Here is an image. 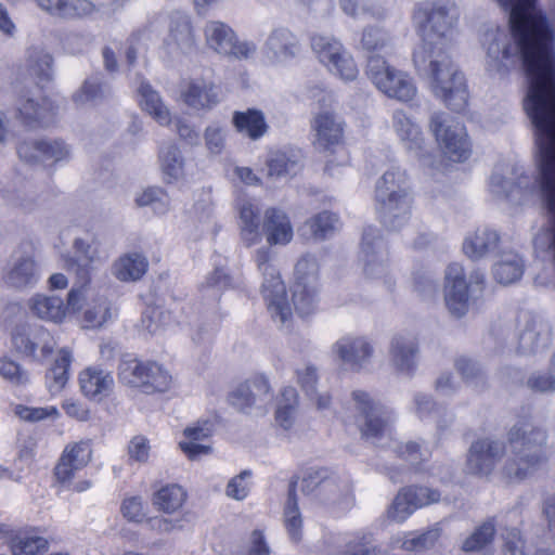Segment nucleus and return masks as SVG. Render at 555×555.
<instances>
[{"instance_id":"nucleus-1","label":"nucleus","mask_w":555,"mask_h":555,"mask_svg":"<svg viewBox=\"0 0 555 555\" xmlns=\"http://www.w3.org/2000/svg\"><path fill=\"white\" fill-rule=\"evenodd\" d=\"M459 15L457 7L451 0L423 1L413 13V22L422 37L413 53L415 67L428 76L435 96L457 112L466 107L468 100L464 76L448 53L449 37Z\"/></svg>"},{"instance_id":"nucleus-2","label":"nucleus","mask_w":555,"mask_h":555,"mask_svg":"<svg viewBox=\"0 0 555 555\" xmlns=\"http://www.w3.org/2000/svg\"><path fill=\"white\" fill-rule=\"evenodd\" d=\"M509 456L500 469L506 482H520L533 477L547 462L546 431L529 421H519L507 433Z\"/></svg>"},{"instance_id":"nucleus-3","label":"nucleus","mask_w":555,"mask_h":555,"mask_svg":"<svg viewBox=\"0 0 555 555\" xmlns=\"http://www.w3.org/2000/svg\"><path fill=\"white\" fill-rule=\"evenodd\" d=\"M375 199L383 224L389 230L402 229L410 220L413 197L410 180L399 167H391L377 180Z\"/></svg>"},{"instance_id":"nucleus-4","label":"nucleus","mask_w":555,"mask_h":555,"mask_svg":"<svg viewBox=\"0 0 555 555\" xmlns=\"http://www.w3.org/2000/svg\"><path fill=\"white\" fill-rule=\"evenodd\" d=\"M255 261L263 276L261 294L268 311L274 322L285 324L292 315V308L286 298V288L280 273L270 262L271 251L261 247L255 253Z\"/></svg>"},{"instance_id":"nucleus-5","label":"nucleus","mask_w":555,"mask_h":555,"mask_svg":"<svg viewBox=\"0 0 555 555\" xmlns=\"http://www.w3.org/2000/svg\"><path fill=\"white\" fill-rule=\"evenodd\" d=\"M366 74L376 88L388 98L406 103L417 94L412 77L390 66L383 57L371 56Z\"/></svg>"},{"instance_id":"nucleus-6","label":"nucleus","mask_w":555,"mask_h":555,"mask_svg":"<svg viewBox=\"0 0 555 555\" xmlns=\"http://www.w3.org/2000/svg\"><path fill=\"white\" fill-rule=\"evenodd\" d=\"M429 129L450 160L464 162L470 156V142L460 121L444 113H435L430 117Z\"/></svg>"},{"instance_id":"nucleus-7","label":"nucleus","mask_w":555,"mask_h":555,"mask_svg":"<svg viewBox=\"0 0 555 555\" xmlns=\"http://www.w3.org/2000/svg\"><path fill=\"white\" fill-rule=\"evenodd\" d=\"M89 281V278L83 276L79 285L72 287L67 296V305L60 296L37 293L28 299V309L33 315L42 321L55 324L62 323L66 318L68 307L74 310L80 309L83 292Z\"/></svg>"},{"instance_id":"nucleus-8","label":"nucleus","mask_w":555,"mask_h":555,"mask_svg":"<svg viewBox=\"0 0 555 555\" xmlns=\"http://www.w3.org/2000/svg\"><path fill=\"white\" fill-rule=\"evenodd\" d=\"M311 47L319 61L328 70L344 80H353L359 70L343 44L335 38L324 35H315L311 39Z\"/></svg>"},{"instance_id":"nucleus-9","label":"nucleus","mask_w":555,"mask_h":555,"mask_svg":"<svg viewBox=\"0 0 555 555\" xmlns=\"http://www.w3.org/2000/svg\"><path fill=\"white\" fill-rule=\"evenodd\" d=\"M352 399L357 410L354 422L362 436L372 440L383 437L388 431V411L362 390L353 391Z\"/></svg>"},{"instance_id":"nucleus-10","label":"nucleus","mask_w":555,"mask_h":555,"mask_svg":"<svg viewBox=\"0 0 555 555\" xmlns=\"http://www.w3.org/2000/svg\"><path fill=\"white\" fill-rule=\"evenodd\" d=\"M203 33L206 46L220 55L248 59L256 52L257 47L254 42L240 41L235 31L223 22H207Z\"/></svg>"},{"instance_id":"nucleus-11","label":"nucleus","mask_w":555,"mask_h":555,"mask_svg":"<svg viewBox=\"0 0 555 555\" xmlns=\"http://www.w3.org/2000/svg\"><path fill=\"white\" fill-rule=\"evenodd\" d=\"M12 344L17 352L41 361L52 353L56 341L43 326H18L12 333Z\"/></svg>"},{"instance_id":"nucleus-12","label":"nucleus","mask_w":555,"mask_h":555,"mask_svg":"<svg viewBox=\"0 0 555 555\" xmlns=\"http://www.w3.org/2000/svg\"><path fill=\"white\" fill-rule=\"evenodd\" d=\"M505 454L504 442L489 437L478 439L469 448L466 469L474 475L487 476L493 472Z\"/></svg>"},{"instance_id":"nucleus-13","label":"nucleus","mask_w":555,"mask_h":555,"mask_svg":"<svg viewBox=\"0 0 555 555\" xmlns=\"http://www.w3.org/2000/svg\"><path fill=\"white\" fill-rule=\"evenodd\" d=\"M444 301L454 317H463L468 311L469 293L465 272L460 263L448 266L444 275Z\"/></svg>"},{"instance_id":"nucleus-14","label":"nucleus","mask_w":555,"mask_h":555,"mask_svg":"<svg viewBox=\"0 0 555 555\" xmlns=\"http://www.w3.org/2000/svg\"><path fill=\"white\" fill-rule=\"evenodd\" d=\"M345 121L332 111L317 113L311 120L312 143L319 150H330L341 143Z\"/></svg>"},{"instance_id":"nucleus-15","label":"nucleus","mask_w":555,"mask_h":555,"mask_svg":"<svg viewBox=\"0 0 555 555\" xmlns=\"http://www.w3.org/2000/svg\"><path fill=\"white\" fill-rule=\"evenodd\" d=\"M391 128L403 147L413 156H425V138L416 119L403 109H396L391 116Z\"/></svg>"},{"instance_id":"nucleus-16","label":"nucleus","mask_w":555,"mask_h":555,"mask_svg":"<svg viewBox=\"0 0 555 555\" xmlns=\"http://www.w3.org/2000/svg\"><path fill=\"white\" fill-rule=\"evenodd\" d=\"M164 46L171 55L190 54L195 50L196 37L188 14L175 12L169 16V33Z\"/></svg>"},{"instance_id":"nucleus-17","label":"nucleus","mask_w":555,"mask_h":555,"mask_svg":"<svg viewBox=\"0 0 555 555\" xmlns=\"http://www.w3.org/2000/svg\"><path fill=\"white\" fill-rule=\"evenodd\" d=\"M91 456L92 449L89 441L68 443L54 468L56 480L61 483L70 482L76 473L88 465Z\"/></svg>"},{"instance_id":"nucleus-18","label":"nucleus","mask_w":555,"mask_h":555,"mask_svg":"<svg viewBox=\"0 0 555 555\" xmlns=\"http://www.w3.org/2000/svg\"><path fill=\"white\" fill-rule=\"evenodd\" d=\"M18 157L28 164L57 163L69 157V149L63 141L31 140L17 145Z\"/></svg>"},{"instance_id":"nucleus-19","label":"nucleus","mask_w":555,"mask_h":555,"mask_svg":"<svg viewBox=\"0 0 555 555\" xmlns=\"http://www.w3.org/2000/svg\"><path fill=\"white\" fill-rule=\"evenodd\" d=\"M78 383L81 393L94 402L108 398L115 387L112 372L95 365L83 369L78 375Z\"/></svg>"},{"instance_id":"nucleus-20","label":"nucleus","mask_w":555,"mask_h":555,"mask_svg":"<svg viewBox=\"0 0 555 555\" xmlns=\"http://www.w3.org/2000/svg\"><path fill=\"white\" fill-rule=\"evenodd\" d=\"M387 250L385 244L376 228L369 227L364 230L361 257L364 263V273L367 276L376 278L386 273L387 267L385 263Z\"/></svg>"},{"instance_id":"nucleus-21","label":"nucleus","mask_w":555,"mask_h":555,"mask_svg":"<svg viewBox=\"0 0 555 555\" xmlns=\"http://www.w3.org/2000/svg\"><path fill=\"white\" fill-rule=\"evenodd\" d=\"M39 278V267L30 255L14 256L2 274L4 285L14 289L33 287Z\"/></svg>"},{"instance_id":"nucleus-22","label":"nucleus","mask_w":555,"mask_h":555,"mask_svg":"<svg viewBox=\"0 0 555 555\" xmlns=\"http://www.w3.org/2000/svg\"><path fill=\"white\" fill-rule=\"evenodd\" d=\"M263 53L271 63H286L300 53V44L291 30L280 27L273 29L269 35Z\"/></svg>"},{"instance_id":"nucleus-23","label":"nucleus","mask_w":555,"mask_h":555,"mask_svg":"<svg viewBox=\"0 0 555 555\" xmlns=\"http://www.w3.org/2000/svg\"><path fill=\"white\" fill-rule=\"evenodd\" d=\"M270 386L263 375H257L237 386L231 393V403L242 411L251 406L262 408L270 400Z\"/></svg>"},{"instance_id":"nucleus-24","label":"nucleus","mask_w":555,"mask_h":555,"mask_svg":"<svg viewBox=\"0 0 555 555\" xmlns=\"http://www.w3.org/2000/svg\"><path fill=\"white\" fill-rule=\"evenodd\" d=\"M16 114L21 122L30 128L46 127L54 120V108L50 101L21 95L16 101Z\"/></svg>"},{"instance_id":"nucleus-25","label":"nucleus","mask_w":555,"mask_h":555,"mask_svg":"<svg viewBox=\"0 0 555 555\" xmlns=\"http://www.w3.org/2000/svg\"><path fill=\"white\" fill-rule=\"evenodd\" d=\"M338 359L352 370L363 367L372 356L373 349L364 337L344 336L332 347Z\"/></svg>"},{"instance_id":"nucleus-26","label":"nucleus","mask_w":555,"mask_h":555,"mask_svg":"<svg viewBox=\"0 0 555 555\" xmlns=\"http://www.w3.org/2000/svg\"><path fill=\"white\" fill-rule=\"evenodd\" d=\"M315 495L324 503L349 505L352 501V486L347 476H326L317 483Z\"/></svg>"},{"instance_id":"nucleus-27","label":"nucleus","mask_w":555,"mask_h":555,"mask_svg":"<svg viewBox=\"0 0 555 555\" xmlns=\"http://www.w3.org/2000/svg\"><path fill=\"white\" fill-rule=\"evenodd\" d=\"M211 434L212 424L209 421L198 422L184 429V439L179 442V446L190 460H197L202 455L210 453L211 448L205 441Z\"/></svg>"},{"instance_id":"nucleus-28","label":"nucleus","mask_w":555,"mask_h":555,"mask_svg":"<svg viewBox=\"0 0 555 555\" xmlns=\"http://www.w3.org/2000/svg\"><path fill=\"white\" fill-rule=\"evenodd\" d=\"M263 232L269 245H287L294 236L288 216L276 208L266 210Z\"/></svg>"},{"instance_id":"nucleus-29","label":"nucleus","mask_w":555,"mask_h":555,"mask_svg":"<svg viewBox=\"0 0 555 555\" xmlns=\"http://www.w3.org/2000/svg\"><path fill=\"white\" fill-rule=\"evenodd\" d=\"M417 341L411 333H399L390 344V360L401 372H409L416 363Z\"/></svg>"},{"instance_id":"nucleus-30","label":"nucleus","mask_w":555,"mask_h":555,"mask_svg":"<svg viewBox=\"0 0 555 555\" xmlns=\"http://www.w3.org/2000/svg\"><path fill=\"white\" fill-rule=\"evenodd\" d=\"M552 339L550 325L539 319H531L519 335V348L524 353H533L545 349Z\"/></svg>"},{"instance_id":"nucleus-31","label":"nucleus","mask_w":555,"mask_h":555,"mask_svg":"<svg viewBox=\"0 0 555 555\" xmlns=\"http://www.w3.org/2000/svg\"><path fill=\"white\" fill-rule=\"evenodd\" d=\"M158 164L165 183H177L185 176V158L176 144L170 143L160 147Z\"/></svg>"},{"instance_id":"nucleus-32","label":"nucleus","mask_w":555,"mask_h":555,"mask_svg":"<svg viewBox=\"0 0 555 555\" xmlns=\"http://www.w3.org/2000/svg\"><path fill=\"white\" fill-rule=\"evenodd\" d=\"M499 240L496 231L488 227H480L466 236L463 250L469 258L480 259L498 247Z\"/></svg>"},{"instance_id":"nucleus-33","label":"nucleus","mask_w":555,"mask_h":555,"mask_svg":"<svg viewBox=\"0 0 555 555\" xmlns=\"http://www.w3.org/2000/svg\"><path fill=\"white\" fill-rule=\"evenodd\" d=\"M149 267L147 259L139 253L120 256L112 266V274L121 282L140 280Z\"/></svg>"},{"instance_id":"nucleus-34","label":"nucleus","mask_w":555,"mask_h":555,"mask_svg":"<svg viewBox=\"0 0 555 555\" xmlns=\"http://www.w3.org/2000/svg\"><path fill=\"white\" fill-rule=\"evenodd\" d=\"M138 94L142 109L152 116L160 126H168L171 122L169 109L162 101L158 92L153 90L147 82L140 81Z\"/></svg>"},{"instance_id":"nucleus-35","label":"nucleus","mask_w":555,"mask_h":555,"mask_svg":"<svg viewBox=\"0 0 555 555\" xmlns=\"http://www.w3.org/2000/svg\"><path fill=\"white\" fill-rule=\"evenodd\" d=\"M232 120L235 129L251 140L260 139L268 131L263 113L256 108L234 112Z\"/></svg>"},{"instance_id":"nucleus-36","label":"nucleus","mask_w":555,"mask_h":555,"mask_svg":"<svg viewBox=\"0 0 555 555\" xmlns=\"http://www.w3.org/2000/svg\"><path fill=\"white\" fill-rule=\"evenodd\" d=\"M142 393H164L171 389L173 377L169 370L156 361H146Z\"/></svg>"},{"instance_id":"nucleus-37","label":"nucleus","mask_w":555,"mask_h":555,"mask_svg":"<svg viewBox=\"0 0 555 555\" xmlns=\"http://www.w3.org/2000/svg\"><path fill=\"white\" fill-rule=\"evenodd\" d=\"M240 234L247 247L261 241L259 210L251 203H244L240 207Z\"/></svg>"},{"instance_id":"nucleus-38","label":"nucleus","mask_w":555,"mask_h":555,"mask_svg":"<svg viewBox=\"0 0 555 555\" xmlns=\"http://www.w3.org/2000/svg\"><path fill=\"white\" fill-rule=\"evenodd\" d=\"M184 102L193 108H206L218 102L216 87L206 80L197 79L189 85L183 93Z\"/></svg>"},{"instance_id":"nucleus-39","label":"nucleus","mask_w":555,"mask_h":555,"mask_svg":"<svg viewBox=\"0 0 555 555\" xmlns=\"http://www.w3.org/2000/svg\"><path fill=\"white\" fill-rule=\"evenodd\" d=\"M524 274V261L516 253L508 251L493 267L494 279L503 285L518 281Z\"/></svg>"},{"instance_id":"nucleus-40","label":"nucleus","mask_w":555,"mask_h":555,"mask_svg":"<svg viewBox=\"0 0 555 555\" xmlns=\"http://www.w3.org/2000/svg\"><path fill=\"white\" fill-rule=\"evenodd\" d=\"M72 360L73 357L69 350L61 349L59 351L53 366L46 375L47 386L52 395L61 392L67 384Z\"/></svg>"},{"instance_id":"nucleus-41","label":"nucleus","mask_w":555,"mask_h":555,"mask_svg":"<svg viewBox=\"0 0 555 555\" xmlns=\"http://www.w3.org/2000/svg\"><path fill=\"white\" fill-rule=\"evenodd\" d=\"M186 500L185 491L178 485H168L153 494L152 503L160 512L173 514L179 511Z\"/></svg>"},{"instance_id":"nucleus-42","label":"nucleus","mask_w":555,"mask_h":555,"mask_svg":"<svg viewBox=\"0 0 555 555\" xmlns=\"http://www.w3.org/2000/svg\"><path fill=\"white\" fill-rule=\"evenodd\" d=\"M146 361L135 358L121 359L117 366V376L120 384L143 391Z\"/></svg>"},{"instance_id":"nucleus-43","label":"nucleus","mask_w":555,"mask_h":555,"mask_svg":"<svg viewBox=\"0 0 555 555\" xmlns=\"http://www.w3.org/2000/svg\"><path fill=\"white\" fill-rule=\"evenodd\" d=\"M48 547V540L33 532H20L10 540L12 555H37Z\"/></svg>"},{"instance_id":"nucleus-44","label":"nucleus","mask_w":555,"mask_h":555,"mask_svg":"<svg viewBox=\"0 0 555 555\" xmlns=\"http://www.w3.org/2000/svg\"><path fill=\"white\" fill-rule=\"evenodd\" d=\"M298 405V395L295 388L285 387L278 402L275 411V421L284 429H289L296 417Z\"/></svg>"},{"instance_id":"nucleus-45","label":"nucleus","mask_w":555,"mask_h":555,"mask_svg":"<svg viewBox=\"0 0 555 555\" xmlns=\"http://www.w3.org/2000/svg\"><path fill=\"white\" fill-rule=\"evenodd\" d=\"M284 525L293 541L298 542L301 540L302 518L297 504L294 486H292L288 491V498L284 508Z\"/></svg>"},{"instance_id":"nucleus-46","label":"nucleus","mask_w":555,"mask_h":555,"mask_svg":"<svg viewBox=\"0 0 555 555\" xmlns=\"http://www.w3.org/2000/svg\"><path fill=\"white\" fill-rule=\"evenodd\" d=\"M385 0H339L341 10L352 17L370 15L382 17L385 13Z\"/></svg>"},{"instance_id":"nucleus-47","label":"nucleus","mask_w":555,"mask_h":555,"mask_svg":"<svg viewBox=\"0 0 555 555\" xmlns=\"http://www.w3.org/2000/svg\"><path fill=\"white\" fill-rule=\"evenodd\" d=\"M339 228V220L336 215L323 211L305 223L311 236L317 240L326 238Z\"/></svg>"},{"instance_id":"nucleus-48","label":"nucleus","mask_w":555,"mask_h":555,"mask_svg":"<svg viewBox=\"0 0 555 555\" xmlns=\"http://www.w3.org/2000/svg\"><path fill=\"white\" fill-rule=\"evenodd\" d=\"M138 206H152L154 212L165 215L170 210V197L162 188L152 186L142 191L135 198Z\"/></svg>"},{"instance_id":"nucleus-49","label":"nucleus","mask_w":555,"mask_h":555,"mask_svg":"<svg viewBox=\"0 0 555 555\" xmlns=\"http://www.w3.org/2000/svg\"><path fill=\"white\" fill-rule=\"evenodd\" d=\"M306 284H294L293 305L300 315L310 314L317 305L318 287L305 286Z\"/></svg>"},{"instance_id":"nucleus-50","label":"nucleus","mask_w":555,"mask_h":555,"mask_svg":"<svg viewBox=\"0 0 555 555\" xmlns=\"http://www.w3.org/2000/svg\"><path fill=\"white\" fill-rule=\"evenodd\" d=\"M14 414L25 422H40L47 418L56 420L60 417V411L54 405L47 406H27L16 404L13 409Z\"/></svg>"},{"instance_id":"nucleus-51","label":"nucleus","mask_w":555,"mask_h":555,"mask_svg":"<svg viewBox=\"0 0 555 555\" xmlns=\"http://www.w3.org/2000/svg\"><path fill=\"white\" fill-rule=\"evenodd\" d=\"M120 513L129 522L140 524L146 519L147 505L140 495L127 496L121 502Z\"/></svg>"},{"instance_id":"nucleus-52","label":"nucleus","mask_w":555,"mask_h":555,"mask_svg":"<svg viewBox=\"0 0 555 555\" xmlns=\"http://www.w3.org/2000/svg\"><path fill=\"white\" fill-rule=\"evenodd\" d=\"M319 267L313 257H302L295 268V284H306L305 286H318Z\"/></svg>"},{"instance_id":"nucleus-53","label":"nucleus","mask_w":555,"mask_h":555,"mask_svg":"<svg viewBox=\"0 0 555 555\" xmlns=\"http://www.w3.org/2000/svg\"><path fill=\"white\" fill-rule=\"evenodd\" d=\"M494 533V525L491 521L483 522L463 542L462 548L465 552L479 551L493 540Z\"/></svg>"},{"instance_id":"nucleus-54","label":"nucleus","mask_w":555,"mask_h":555,"mask_svg":"<svg viewBox=\"0 0 555 555\" xmlns=\"http://www.w3.org/2000/svg\"><path fill=\"white\" fill-rule=\"evenodd\" d=\"M112 315L111 304L106 299H101L85 311L83 321L87 327L96 328L103 326Z\"/></svg>"},{"instance_id":"nucleus-55","label":"nucleus","mask_w":555,"mask_h":555,"mask_svg":"<svg viewBox=\"0 0 555 555\" xmlns=\"http://www.w3.org/2000/svg\"><path fill=\"white\" fill-rule=\"evenodd\" d=\"M415 507L412 505L410 498L400 490L392 504L387 509V519L393 522L401 524L405 521L414 512Z\"/></svg>"},{"instance_id":"nucleus-56","label":"nucleus","mask_w":555,"mask_h":555,"mask_svg":"<svg viewBox=\"0 0 555 555\" xmlns=\"http://www.w3.org/2000/svg\"><path fill=\"white\" fill-rule=\"evenodd\" d=\"M95 4L90 0H63L61 18L76 20L92 15Z\"/></svg>"},{"instance_id":"nucleus-57","label":"nucleus","mask_w":555,"mask_h":555,"mask_svg":"<svg viewBox=\"0 0 555 555\" xmlns=\"http://www.w3.org/2000/svg\"><path fill=\"white\" fill-rule=\"evenodd\" d=\"M29 73L40 81L50 80L52 75V57L50 54L39 51L29 56Z\"/></svg>"},{"instance_id":"nucleus-58","label":"nucleus","mask_w":555,"mask_h":555,"mask_svg":"<svg viewBox=\"0 0 555 555\" xmlns=\"http://www.w3.org/2000/svg\"><path fill=\"white\" fill-rule=\"evenodd\" d=\"M439 534L436 530H429L421 534L409 533L404 537L401 547L410 552H418L431 547Z\"/></svg>"},{"instance_id":"nucleus-59","label":"nucleus","mask_w":555,"mask_h":555,"mask_svg":"<svg viewBox=\"0 0 555 555\" xmlns=\"http://www.w3.org/2000/svg\"><path fill=\"white\" fill-rule=\"evenodd\" d=\"M410 498L415 509L436 503L440 499V493L427 487H405L401 489Z\"/></svg>"},{"instance_id":"nucleus-60","label":"nucleus","mask_w":555,"mask_h":555,"mask_svg":"<svg viewBox=\"0 0 555 555\" xmlns=\"http://www.w3.org/2000/svg\"><path fill=\"white\" fill-rule=\"evenodd\" d=\"M232 286L231 276L224 271L223 268L217 267L211 273L206 276L202 287L211 292L214 297H219L220 293Z\"/></svg>"},{"instance_id":"nucleus-61","label":"nucleus","mask_w":555,"mask_h":555,"mask_svg":"<svg viewBox=\"0 0 555 555\" xmlns=\"http://www.w3.org/2000/svg\"><path fill=\"white\" fill-rule=\"evenodd\" d=\"M298 167L296 158L289 157L285 152H274L268 159V170L270 176H282L295 171Z\"/></svg>"},{"instance_id":"nucleus-62","label":"nucleus","mask_w":555,"mask_h":555,"mask_svg":"<svg viewBox=\"0 0 555 555\" xmlns=\"http://www.w3.org/2000/svg\"><path fill=\"white\" fill-rule=\"evenodd\" d=\"M204 140L208 152L219 155L225 146V129L218 124H212L205 129Z\"/></svg>"},{"instance_id":"nucleus-63","label":"nucleus","mask_w":555,"mask_h":555,"mask_svg":"<svg viewBox=\"0 0 555 555\" xmlns=\"http://www.w3.org/2000/svg\"><path fill=\"white\" fill-rule=\"evenodd\" d=\"M376 548L371 545V535L361 534L349 539L338 555H376Z\"/></svg>"},{"instance_id":"nucleus-64","label":"nucleus","mask_w":555,"mask_h":555,"mask_svg":"<svg viewBox=\"0 0 555 555\" xmlns=\"http://www.w3.org/2000/svg\"><path fill=\"white\" fill-rule=\"evenodd\" d=\"M528 387L538 392L555 391V353L548 373L533 374L527 382Z\"/></svg>"}]
</instances>
